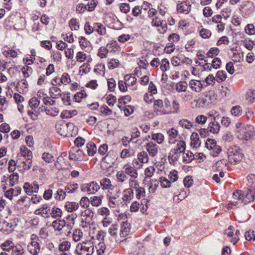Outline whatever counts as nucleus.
<instances>
[{
  "label": "nucleus",
  "mask_w": 255,
  "mask_h": 255,
  "mask_svg": "<svg viewBox=\"0 0 255 255\" xmlns=\"http://www.w3.org/2000/svg\"><path fill=\"white\" fill-rule=\"evenodd\" d=\"M84 158V153L78 147H73L69 151L70 159L81 161Z\"/></svg>",
  "instance_id": "17"
},
{
  "label": "nucleus",
  "mask_w": 255,
  "mask_h": 255,
  "mask_svg": "<svg viewBox=\"0 0 255 255\" xmlns=\"http://www.w3.org/2000/svg\"><path fill=\"white\" fill-rule=\"evenodd\" d=\"M108 201V205L111 208H116L119 207L121 203L120 197H106Z\"/></svg>",
  "instance_id": "34"
},
{
  "label": "nucleus",
  "mask_w": 255,
  "mask_h": 255,
  "mask_svg": "<svg viewBox=\"0 0 255 255\" xmlns=\"http://www.w3.org/2000/svg\"><path fill=\"white\" fill-rule=\"evenodd\" d=\"M2 190L4 192V197L11 200L14 196H17L21 193V188L19 187H16L14 188H10L6 190V187L4 185L1 186Z\"/></svg>",
  "instance_id": "8"
},
{
  "label": "nucleus",
  "mask_w": 255,
  "mask_h": 255,
  "mask_svg": "<svg viewBox=\"0 0 255 255\" xmlns=\"http://www.w3.org/2000/svg\"><path fill=\"white\" fill-rule=\"evenodd\" d=\"M236 134L239 138L246 140L249 139L251 137L250 131L246 127L236 131Z\"/></svg>",
  "instance_id": "28"
},
{
  "label": "nucleus",
  "mask_w": 255,
  "mask_h": 255,
  "mask_svg": "<svg viewBox=\"0 0 255 255\" xmlns=\"http://www.w3.org/2000/svg\"><path fill=\"white\" fill-rule=\"evenodd\" d=\"M83 237V233L80 229H75L72 234V239L75 242H79L82 240Z\"/></svg>",
  "instance_id": "50"
},
{
  "label": "nucleus",
  "mask_w": 255,
  "mask_h": 255,
  "mask_svg": "<svg viewBox=\"0 0 255 255\" xmlns=\"http://www.w3.org/2000/svg\"><path fill=\"white\" fill-rule=\"evenodd\" d=\"M117 159L116 155L113 152L110 151L103 158L102 165L105 169H108L113 166Z\"/></svg>",
  "instance_id": "6"
},
{
  "label": "nucleus",
  "mask_w": 255,
  "mask_h": 255,
  "mask_svg": "<svg viewBox=\"0 0 255 255\" xmlns=\"http://www.w3.org/2000/svg\"><path fill=\"white\" fill-rule=\"evenodd\" d=\"M64 207L67 212H73L79 209V205L76 202L67 201L65 203Z\"/></svg>",
  "instance_id": "32"
},
{
  "label": "nucleus",
  "mask_w": 255,
  "mask_h": 255,
  "mask_svg": "<svg viewBox=\"0 0 255 255\" xmlns=\"http://www.w3.org/2000/svg\"><path fill=\"white\" fill-rule=\"evenodd\" d=\"M145 148L149 156L151 157L156 156L159 151L158 146L153 141L147 143L145 145Z\"/></svg>",
  "instance_id": "18"
},
{
  "label": "nucleus",
  "mask_w": 255,
  "mask_h": 255,
  "mask_svg": "<svg viewBox=\"0 0 255 255\" xmlns=\"http://www.w3.org/2000/svg\"><path fill=\"white\" fill-rule=\"evenodd\" d=\"M121 195V190L120 188L117 185H115L107 191L106 197H120Z\"/></svg>",
  "instance_id": "31"
},
{
  "label": "nucleus",
  "mask_w": 255,
  "mask_h": 255,
  "mask_svg": "<svg viewBox=\"0 0 255 255\" xmlns=\"http://www.w3.org/2000/svg\"><path fill=\"white\" fill-rule=\"evenodd\" d=\"M243 198L242 201L245 204L254 203L253 207L255 209V188L248 189L243 193Z\"/></svg>",
  "instance_id": "9"
},
{
  "label": "nucleus",
  "mask_w": 255,
  "mask_h": 255,
  "mask_svg": "<svg viewBox=\"0 0 255 255\" xmlns=\"http://www.w3.org/2000/svg\"><path fill=\"white\" fill-rule=\"evenodd\" d=\"M95 248L96 249V253L98 255H103L106 251V246L104 242L102 241L95 244Z\"/></svg>",
  "instance_id": "44"
},
{
  "label": "nucleus",
  "mask_w": 255,
  "mask_h": 255,
  "mask_svg": "<svg viewBox=\"0 0 255 255\" xmlns=\"http://www.w3.org/2000/svg\"><path fill=\"white\" fill-rule=\"evenodd\" d=\"M228 164V161L226 159H221L216 162L213 166V169L215 171L223 170Z\"/></svg>",
  "instance_id": "38"
},
{
  "label": "nucleus",
  "mask_w": 255,
  "mask_h": 255,
  "mask_svg": "<svg viewBox=\"0 0 255 255\" xmlns=\"http://www.w3.org/2000/svg\"><path fill=\"white\" fill-rule=\"evenodd\" d=\"M87 152L90 156H93L97 151L96 145L92 142H90L87 144Z\"/></svg>",
  "instance_id": "55"
},
{
  "label": "nucleus",
  "mask_w": 255,
  "mask_h": 255,
  "mask_svg": "<svg viewBox=\"0 0 255 255\" xmlns=\"http://www.w3.org/2000/svg\"><path fill=\"white\" fill-rule=\"evenodd\" d=\"M181 97L184 101L188 102L193 99V95L190 91L186 90L181 95Z\"/></svg>",
  "instance_id": "57"
},
{
  "label": "nucleus",
  "mask_w": 255,
  "mask_h": 255,
  "mask_svg": "<svg viewBox=\"0 0 255 255\" xmlns=\"http://www.w3.org/2000/svg\"><path fill=\"white\" fill-rule=\"evenodd\" d=\"M28 83L26 80L22 79L19 81L16 85V88L19 91H22V92H26L28 90Z\"/></svg>",
  "instance_id": "48"
},
{
  "label": "nucleus",
  "mask_w": 255,
  "mask_h": 255,
  "mask_svg": "<svg viewBox=\"0 0 255 255\" xmlns=\"http://www.w3.org/2000/svg\"><path fill=\"white\" fill-rule=\"evenodd\" d=\"M137 160L141 163H147L149 160L148 154L146 151H142L137 154Z\"/></svg>",
  "instance_id": "43"
},
{
  "label": "nucleus",
  "mask_w": 255,
  "mask_h": 255,
  "mask_svg": "<svg viewBox=\"0 0 255 255\" xmlns=\"http://www.w3.org/2000/svg\"><path fill=\"white\" fill-rule=\"evenodd\" d=\"M14 226L11 222H8L4 220L0 221V231L8 234L14 230Z\"/></svg>",
  "instance_id": "25"
},
{
  "label": "nucleus",
  "mask_w": 255,
  "mask_h": 255,
  "mask_svg": "<svg viewBox=\"0 0 255 255\" xmlns=\"http://www.w3.org/2000/svg\"><path fill=\"white\" fill-rule=\"evenodd\" d=\"M123 168L126 175L129 176L130 178L135 179L137 177L138 173L134 167L129 164H126Z\"/></svg>",
  "instance_id": "27"
},
{
  "label": "nucleus",
  "mask_w": 255,
  "mask_h": 255,
  "mask_svg": "<svg viewBox=\"0 0 255 255\" xmlns=\"http://www.w3.org/2000/svg\"><path fill=\"white\" fill-rule=\"evenodd\" d=\"M209 132L213 134H218L221 128L220 124L216 120V117H214L213 121L210 122L207 127Z\"/></svg>",
  "instance_id": "21"
},
{
  "label": "nucleus",
  "mask_w": 255,
  "mask_h": 255,
  "mask_svg": "<svg viewBox=\"0 0 255 255\" xmlns=\"http://www.w3.org/2000/svg\"><path fill=\"white\" fill-rule=\"evenodd\" d=\"M191 9V4L189 1H178L176 4V9L178 13L188 14Z\"/></svg>",
  "instance_id": "13"
},
{
  "label": "nucleus",
  "mask_w": 255,
  "mask_h": 255,
  "mask_svg": "<svg viewBox=\"0 0 255 255\" xmlns=\"http://www.w3.org/2000/svg\"><path fill=\"white\" fill-rule=\"evenodd\" d=\"M133 198V191L131 188H127L123 190L122 200L126 203H129Z\"/></svg>",
  "instance_id": "29"
},
{
  "label": "nucleus",
  "mask_w": 255,
  "mask_h": 255,
  "mask_svg": "<svg viewBox=\"0 0 255 255\" xmlns=\"http://www.w3.org/2000/svg\"><path fill=\"white\" fill-rule=\"evenodd\" d=\"M124 81L129 91H134L137 90L136 78L135 76L127 75L125 76Z\"/></svg>",
  "instance_id": "16"
},
{
  "label": "nucleus",
  "mask_w": 255,
  "mask_h": 255,
  "mask_svg": "<svg viewBox=\"0 0 255 255\" xmlns=\"http://www.w3.org/2000/svg\"><path fill=\"white\" fill-rule=\"evenodd\" d=\"M179 124L181 127L187 129H190L193 126V125L191 122L189 121L188 120L184 119L179 121Z\"/></svg>",
  "instance_id": "60"
},
{
  "label": "nucleus",
  "mask_w": 255,
  "mask_h": 255,
  "mask_svg": "<svg viewBox=\"0 0 255 255\" xmlns=\"http://www.w3.org/2000/svg\"><path fill=\"white\" fill-rule=\"evenodd\" d=\"M80 215L81 226L83 228H86L93 224L94 213L89 209H85L84 211H81Z\"/></svg>",
  "instance_id": "4"
},
{
  "label": "nucleus",
  "mask_w": 255,
  "mask_h": 255,
  "mask_svg": "<svg viewBox=\"0 0 255 255\" xmlns=\"http://www.w3.org/2000/svg\"><path fill=\"white\" fill-rule=\"evenodd\" d=\"M62 94L61 89L56 86H52L49 88V95L52 98H58Z\"/></svg>",
  "instance_id": "39"
},
{
  "label": "nucleus",
  "mask_w": 255,
  "mask_h": 255,
  "mask_svg": "<svg viewBox=\"0 0 255 255\" xmlns=\"http://www.w3.org/2000/svg\"><path fill=\"white\" fill-rule=\"evenodd\" d=\"M179 39L180 36L176 33H172L169 35L168 36L169 42L166 44V48H170V52H173L175 49V48H173L174 43H177Z\"/></svg>",
  "instance_id": "23"
},
{
  "label": "nucleus",
  "mask_w": 255,
  "mask_h": 255,
  "mask_svg": "<svg viewBox=\"0 0 255 255\" xmlns=\"http://www.w3.org/2000/svg\"><path fill=\"white\" fill-rule=\"evenodd\" d=\"M17 169L18 171L22 173H24L31 167L32 159L29 158H18L17 159Z\"/></svg>",
  "instance_id": "10"
},
{
  "label": "nucleus",
  "mask_w": 255,
  "mask_h": 255,
  "mask_svg": "<svg viewBox=\"0 0 255 255\" xmlns=\"http://www.w3.org/2000/svg\"><path fill=\"white\" fill-rule=\"evenodd\" d=\"M4 251L11 252V255H24L26 251L20 245L13 246L8 248H3Z\"/></svg>",
  "instance_id": "20"
},
{
  "label": "nucleus",
  "mask_w": 255,
  "mask_h": 255,
  "mask_svg": "<svg viewBox=\"0 0 255 255\" xmlns=\"http://www.w3.org/2000/svg\"><path fill=\"white\" fill-rule=\"evenodd\" d=\"M228 156L229 162L236 164L242 160L244 154L238 146H233L230 147L228 150Z\"/></svg>",
  "instance_id": "2"
},
{
  "label": "nucleus",
  "mask_w": 255,
  "mask_h": 255,
  "mask_svg": "<svg viewBox=\"0 0 255 255\" xmlns=\"http://www.w3.org/2000/svg\"><path fill=\"white\" fill-rule=\"evenodd\" d=\"M13 99L18 105V109L19 112H22L23 106L21 103L23 102L24 98L19 94L15 93L13 95Z\"/></svg>",
  "instance_id": "47"
},
{
  "label": "nucleus",
  "mask_w": 255,
  "mask_h": 255,
  "mask_svg": "<svg viewBox=\"0 0 255 255\" xmlns=\"http://www.w3.org/2000/svg\"><path fill=\"white\" fill-rule=\"evenodd\" d=\"M205 147L211 150L210 154L214 157L217 156L222 151L221 147L217 144L214 139L208 138L205 142Z\"/></svg>",
  "instance_id": "5"
},
{
  "label": "nucleus",
  "mask_w": 255,
  "mask_h": 255,
  "mask_svg": "<svg viewBox=\"0 0 255 255\" xmlns=\"http://www.w3.org/2000/svg\"><path fill=\"white\" fill-rule=\"evenodd\" d=\"M227 78V74L225 71H219L217 72L216 75V81L218 83H221L224 81Z\"/></svg>",
  "instance_id": "58"
},
{
  "label": "nucleus",
  "mask_w": 255,
  "mask_h": 255,
  "mask_svg": "<svg viewBox=\"0 0 255 255\" xmlns=\"http://www.w3.org/2000/svg\"><path fill=\"white\" fill-rule=\"evenodd\" d=\"M185 143L184 141L182 140L178 141L177 143L176 147L171 150L169 153L170 155L175 154L177 156V154L178 153H182L185 151Z\"/></svg>",
  "instance_id": "30"
},
{
  "label": "nucleus",
  "mask_w": 255,
  "mask_h": 255,
  "mask_svg": "<svg viewBox=\"0 0 255 255\" xmlns=\"http://www.w3.org/2000/svg\"><path fill=\"white\" fill-rule=\"evenodd\" d=\"M130 231V225L127 220L123 221L121 224L120 235L121 237H125L128 235Z\"/></svg>",
  "instance_id": "33"
},
{
  "label": "nucleus",
  "mask_w": 255,
  "mask_h": 255,
  "mask_svg": "<svg viewBox=\"0 0 255 255\" xmlns=\"http://www.w3.org/2000/svg\"><path fill=\"white\" fill-rule=\"evenodd\" d=\"M167 134L169 137V142L171 144L174 143L175 140L174 139L177 135L178 132L176 129L171 128L167 131Z\"/></svg>",
  "instance_id": "56"
},
{
  "label": "nucleus",
  "mask_w": 255,
  "mask_h": 255,
  "mask_svg": "<svg viewBox=\"0 0 255 255\" xmlns=\"http://www.w3.org/2000/svg\"><path fill=\"white\" fill-rule=\"evenodd\" d=\"M188 84L185 81H180L176 83L175 89L177 92L180 93L187 90Z\"/></svg>",
  "instance_id": "49"
},
{
  "label": "nucleus",
  "mask_w": 255,
  "mask_h": 255,
  "mask_svg": "<svg viewBox=\"0 0 255 255\" xmlns=\"http://www.w3.org/2000/svg\"><path fill=\"white\" fill-rule=\"evenodd\" d=\"M245 31L249 35L255 34V26L253 24H248L245 27Z\"/></svg>",
  "instance_id": "64"
},
{
  "label": "nucleus",
  "mask_w": 255,
  "mask_h": 255,
  "mask_svg": "<svg viewBox=\"0 0 255 255\" xmlns=\"http://www.w3.org/2000/svg\"><path fill=\"white\" fill-rule=\"evenodd\" d=\"M163 23L164 21L157 16H155L152 18V25L156 27H160V28H159L158 31L160 33L162 34L165 33L167 28L166 24H163Z\"/></svg>",
  "instance_id": "15"
},
{
  "label": "nucleus",
  "mask_w": 255,
  "mask_h": 255,
  "mask_svg": "<svg viewBox=\"0 0 255 255\" xmlns=\"http://www.w3.org/2000/svg\"><path fill=\"white\" fill-rule=\"evenodd\" d=\"M20 154L23 157L22 159H32L33 154L32 151L29 150L25 146H22L20 148Z\"/></svg>",
  "instance_id": "36"
},
{
  "label": "nucleus",
  "mask_w": 255,
  "mask_h": 255,
  "mask_svg": "<svg viewBox=\"0 0 255 255\" xmlns=\"http://www.w3.org/2000/svg\"><path fill=\"white\" fill-rule=\"evenodd\" d=\"M75 59L76 61L79 63H82L85 61H86V63H90L92 61L91 55L87 54L83 51L78 52L76 55Z\"/></svg>",
  "instance_id": "22"
},
{
  "label": "nucleus",
  "mask_w": 255,
  "mask_h": 255,
  "mask_svg": "<svg viewBox=\"0 0 255 255\" xmlns=\"http://www.w3.org/2000/svg\"><path fill=\"white\" fill-rule=\"evenodd\" d=\"M159 68L161 71L164 72L169 69V62L167 59L164 58L159 62Z\"/></svg>",
  "instance_id": "51"
},
{
  "label": "nucleus",
  "mask_w": 255,
  "mask_h": 255,
  "mask_svg": "<svg viewBox=\"0 0 255 255\" xmlns=\"http://www.w3.org/2000/svg\"><path fill=\"white\" fill-rule=\"evenodd\" d=\"M50 211L51 209L49 205L48 204H44L38 209H36L34 211V214L46 218L50 217Z\"/></svg>",
  "instance_id": "14"
},
{
  "label": "nucleus",
  "mask_w": 255,
  "mask_h": 255,
  "mask_svg": "<svg viewBox=\"0 0 255 255\" xmlns=\"http://www.w3.org/2000/svg\"><path fill=\"white\" fill-rule=\"evenodd\" d=\"M179 103L176 99H174L172 102V108L170 111H168L169 114H177L179 111Z\"/></svg>",
  "instance_id": "53"
},
{
  "label": "nucleus",
  "mask_w": 255,
  "mask_h": 255,
  "mask_svg": "<svg viewBox=\"0 0 255 255\" xmlns=\"http://www.w3.org/2000/svg\"><path fill=\"white\" fill-rule=\"evenodd\" d=\"M21 72L25 78H28L32 74L33 69L29 66L25 65L21 69Z\"/></svg>",
  "instance_id": "61"
},
{
  "label": "nucleus",
  "mask_w": 255,
  "mask_h": 255,
  "mask_svg": "<svg viewBox=\"0 0 255 255\" xmlns=\"http://www.w3.org/2000/svg\"><path fill=\"white\" fill-rule=\"evenodd\" d=\"M66 223L64 220H56L53 221L51 226L54 228L55 231H60L65 227Z\"/></svg>",
  "instance_id": "41"
},
{
  "label": "nucleus",
  "mask_w": 255,
  "mask_h": 255,
  "mask_svg": "<svg viewBox=\"0 0 255 255\" xmlns=\"http://www.w3.org/2000/svg\"><path fill=\"white\" fill-rule=\"evenodd\" d=\"M243 198V192L241 191H236L233 194V199L231 202L227 205L228 209L232 208V206H238L243 203L242 201Z\"/></svg>",
  "instance_id": "12"
},
{
  "label": "nucleus",
  "mask_w": 255,
  "mask_h": 255,
  "mask_svg": "<svg viewBox=\"0 0 255 255\" xmlns=\"http://www.w3.org/2000/svg\"><path fill=\"white\" fill-rule=\"evenodd\" d=\"M232 51L233 52L232 59L234 61L236 62H240L243 58L242 53H239L236 49L233 48L231 49Z\"/></svg>",
  "instance_id": "59"
},
{
  "label": "nucleus",
  "mask_w": 255,
  "mask_h": 255,
  "mask_svg": "<svg viewBox=\"0 0 255 255\" xmlns=\"http://www.w3.org/2000/svg\"><path fill=\"white\" fill-rule=\"evenodd\" d=\"M106 233L102 230H97L95 228L90 229L89 231L90 240L88 241L92 242L94 246L98 242L103 241Z\"/></svg>",
  "instance_id": "3"
},
{
  "label": "nucleus",
  "mask_w": 255,
  "mask_h": 255,
  "mask_svg": "<svg viewBox=\"0 0 255 255\" xmlns=\"http://www.w3.org/2000/svg\"><path fill=\"white\" fill-rule=\"evenodd\" d=\"M75 252L77 255H93L95 253V246L92 242L85 241L78 243Z\"/></svg>",
  "instance_id": "1"
},
{
  "label": "nucleus",
  "mask_w": 255,
  "mask_h": 255,
  "mask_svg": "<svg viewBox=\"0 0 255 255\" xmlns=\"http://www.w3.org/2000/svg\"><path fill=\"white\" fill-rule=\"evenodd\" d=\"M100 185L102 187V189L104 190H109L111 188L114 187L111 180L108 178H104L100 180Z\"/></svg>",
  "instance_id": "40"
},
{
  "label": "nucleus",
  "mask_w": 255,
  "mask_h": 255,
  "mask_svg": "<svg viewBox=\"0 0 255 255\" xmlns=\"http://www.w3.org/2000/svg\"><path fill=\"white\" fill-rule=\"evenodd\" d=\"M81 190L82 192H86L89 194H94L100 189L99 185L95 181L83 184L81 186Z\"/></svg>",
  "instance_id": "7"
},
{
  "label": "nucleus",
  "mask_w": 255,
  "mask_h": 255,
  "mask_svg": "<svg viewBox=\"0 0 255 255\" xmlns=\"http://www.w3.org/2000/svg\"><path fill=\"white\" fill-rule=\"evenodd\" d=\"M78 188V184L76 183H70L65 186L64 190L68 193H73Z\"/></svg>",
  "instance_id": "46"
},
{
  "label": "nucleus",
  "mask_w": 255,
  "mask_h": 255,
  "mask_svg": "<svg viewBox=\"0 0 255 255\" xmlns=\"http://www.w3.org/2000/svg\"><path fill=\"white\" fill-rule=\"evenodd\" d=\"M189 87L191 90L196 93L201 92L205 87L201 81L195 79L189 81Z\"/></svg>",
  "instance_id": "19"
},
{
  "label": "nucleus",
  "mask_w": 255,
  "mask_h": 255,
  "mask_svg": "<svg viewBox=\"0 0 255 255\" xmlns=\"http://www.w3.org/2000/svg\"><path fill=\"white\" fill-rule=\"evenodd\" d=\"M103 198V195L93 196L90 198V203L93 206L99 207L102 205Z\"/></svg>",
  "instance_id": "42"
},
{
  "label": "nucleus",
  "mask_w": 255,
  "mask_h": 255,
  "mask_svg": "<svg viewBox=\"0 0 255 255\" xmlns=\"http://www.w3.org/2000/svg\"><path fill=\"white\" fill-rule=\"evenodd\" d=\"M153 108L154 113L157 115L169 114L168 110H166L164 107L163 102L160 99L154 100L153 101Z\"/></svg>",
  "instance_id": "11"
},
{
  "label": "nucleus",
  "mask_w": 255,
  "mask_h": 255,
  "mask_svg": "<svg viewBox=\"0 0 255 255\" xmlns=\"http://www.w3.org/2000/svg\"><path fill=\"white\" fill-rule=\"evenodd\" d=\"M50 215L54 218L60 217L62 215V211L58 207H53L50 212Z\"/></svg>",
  "instance_id": "62"
},
{
  "label": "nucleus",
  "mask_w": 255,
  "mask_h": 255,
  "mask_svg": "<svg viewBox=\"0 0 255 255\" xmlns=\"http://www.w3.org/2000/svg\"><path fill=\"white\" fill-rule=\"evenodd\" d=\"M67 124H65L63 121L58 122L56 124V130L57 132L61 135L66 136L67 135Z\"/></svg>",
  "instance_id": "26"
},
{
  "label": "nucleus",
  "mask_w": 255,
  "mask_h": 255,
  "mask_svg": "<svg viewBox=\"0 0 255 255\" xmlns=\"http://www.w3.org/2000/svg\"><path fill=\"white\" fill-rule=\"evenodd\" d=\"M116 178L117 181L120 183H123L128 179V176L124 171H119L116 174Z\"/></svg>",
  "instance_id": "54"
},
{
  "label": "nucleus",
  "mask_w": 255,
  "mask_h": 255,
  "mask_svg": "<svg viewBox=\"0 0 255 255\" xmlns=\"http://www.w3.org/2000/svg\"><path fill=\"white\" fill-rule=\"evenodd\" d=\"M67 128V135L66 136H73L77 134L78 128L73 124L71 123H68Z\"/></svg>",
  "instance_id": "37"
},
{
  "label": "nucleus",
  "mask_w": 255,
  "mask_h": 255,
  "mask_svg": "<svg viewBox=\"0 0 255 255\" xmlns=\"http://www.w3.org/2000/svg\"><path fill=\"white\" fill-rule=\"evenodd\" d=\"M151 139L156 141L158 144H161L164 141V137L161 133H152Z\"/></svg>",
  "instance_id": "63"
},
{
  "label": "nucleus",
  "mask_w": 255,
  "mask_h": 255,
  "mask_svg": "<svg viewBox=\"0 0 255 255\" xmlns=\"http://www.w3.org/2000/svg\"><path fill=\"white\" fill-rule=\"evenodd\" d=\"M106 48L109 52L116 53L120 51V46L116 41H110L107 45Z\"/></svg>",
  "instance_id": "35"
},
{
  "label": "nucleus",
  "mask_w": 255,
  "mask_h": 255,
  "mask_svg": "<svg viewBox=\"0 0 255 255\" xmlns=\"http://www.w3.org/2000/svg\"><path fill=\"white\" fill-rule=\"evenodd\" d=\"M94 31H97L101 35H105L106 34L105 26L100 23H94Z\"/></svg>",
  "instance_id": "45"
},
{
  "label": "nucleus",
  "mask_w": 255,
  "mask_h": 255,
  "mask_svg": "<svg viewBox=\"0 0 255 255\" xmlns=\"http://www.w3.org/2000/svg\"><path fill=\"white\" fill-rule=\"evenodd\" d=\"M40 243L30 242L27 246V249L29 252L32 255H39L41 250Z\"/></svg>",
  "instance_id": "24"
},
{
  "label": "nucleus",
  "mask_w": 255,
  "mask_h": 255,
  "mask_svg": "<svg viewBox=\"0 0 255 255\" xmlns=\"http://www.w3.org/2000/svg\"><path fill=\"white\" fill-rule=\"evenodd\" d=\"M216 81V77L212 74L209 75L204 80L205 83V87L208 86H213L215 84Z\"/></svg>",
  "instance_id": "52"
}]
</instances>
